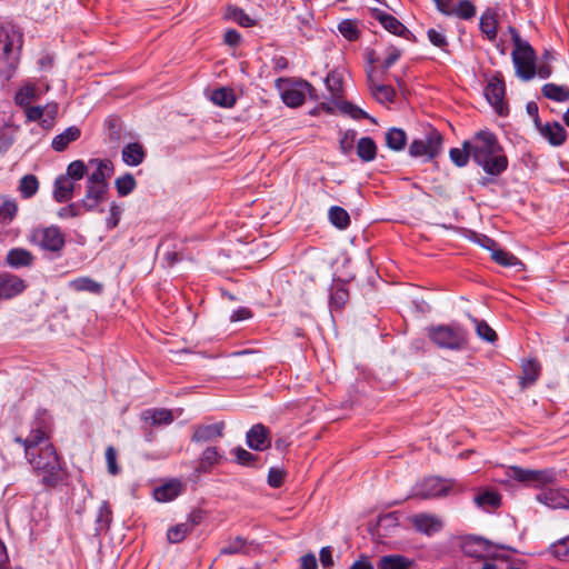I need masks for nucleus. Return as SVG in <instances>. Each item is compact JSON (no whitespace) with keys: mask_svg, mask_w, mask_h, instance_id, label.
Wrapping results in <instances>:
<instances>
[{"mask_svg":"<svg viewBox=\"0 0 569 569\" xmlns=\"http://www.w3.org/2000/svg\"><path fill=\"white\" fill-rule=\"evenodd\" d=\"M14 440L23 446L26 460L46 489H56L66 482L68 472L51 442L50 428L43 420L36 419L29 433Z\"/></svg>","mask_w":569,"mask_h":569,"instance_id":"obj_1","label":"nucleus"},{"mask_svg":"<svg viewBox=\"0 0 569 569\" xmlns=\"http://www.w3.org/2000/svg\"><path fill=\"white\" fill-rule=\"evenodd\" d=\"M463 147L469 148L473 161L488 174L498 176L508 167V159L502 153L496 136L490 131L477 132L471 140L463 142Z\"/></svg>","mask_w":569,"mask_h":569,"instance_id":"obj_2","label":"nucleus"},{"mask_svg":"<svg viewBox=\"0 0 569 569\" xmlns=\"http://www.w3.org/2000/svg\"><path fill=\"white\" fill-rule=\"evenodd\" d=\"M22 34L13 26L0 24V76L10 79L19 63Z\"/></svg>","mask_w":569,"mask_h":569,"instance_id":"obj_3","label":"nucleus"},{"mask_svg":"<svg viewBox=\"0 0 569 569\" xmlns=\"http://www.w3.org/2000/svg\"><path fill=\"white\" fill-rule=\"evenodd\" d=\"M30 244L43 251L60 252L66 244V237L57 226H38L28 234Z\"/></svg>","mask_w":569,"mask_h":569,"instance_id":"obj_4","label":"nucleus"},{"mask_svg":"<svg viewBox=\"0 0 569 569\" xmlns=\"http://www.w3.org/2000/svg\"><path fill=\"white\" fill-rule=\"evenodd\" d=\"M515 50L512 51V61L517 76L522 80H530L536 76L535 51L528 42L522 41L515 29H511Z\"/></svg>","mask_w":569,"mask_h":569,"instance_id":"obj_5","label":"nucleus"},{"mask_svg":"<svg viewBox=\"0 0 569 569\" xmlns=\"http://www.w3.org/2000/svg\"><path fill=\"white\" fill-rule=\"evenodd\" d=\"M429 338L439 348L458 350L466 346L465 331L458 326H437L429 329Z\"/></svg>","mask_w":569,"mask_h":569,"instance_id":"obj_6","label":"nucleus"},{"mask_svg":"<svg viewBox=\"0 0 569 569\" xmlns=\"http://www.w3.org/2000/svg\"><path fill=\"white\" fill-rule=\"evenodd\" d=\"M442 136L441 133L430 128L423 138L416 139L409 146V153L412 157H425L427 160H431L440 154L442 150Z\"/></svg>","mask_w":569,"mask_h":569,"instance_id":"obj_7","label":"nucleus"},{"mask_svg":"<svg viewBox=\"0 0 569 569\" xmlns=\"http://www.w3.org/2000/svg\"><path fill=\"white\" fill-rule=\"evenodd\" d=\"M507 475L511 479L535 487L549 483L553 480V473L550 471L523 469L517 466L509 467Z\"/></svg>","mask_w":569,"mask_h":569,"instance_id":"obj_8","label":"nucleus"},{"mask_svg":"<svg viewBox=\"0 0 569 569\" xmlns=\"http://www.w3.org/2000/svg\"><path fill=\"white\" fill-rule=\"evenodd\" d=\"M307 97H310L313 100L318 99L315 88L305 80L293 82L281 93L282 101L288 107L292 108L301 106Z\"/></svg>","mask_w":569,"mask_h":569,"instance_id":"obj_9","label":"nucleus"},{"mask_svg":"<svg viewBox=\"0 0 569 569\" xmlns=\"http://www.w3.org/2000/svg\"><path fill=\"white\" fill-rule=\"evenodd\" d=\"M455 482L451 480H442L437 477L425 479L413 493L415 497L420 499H431L446 496L452 488Z\"/></svg>","mask_w":569,"mask_h":569,"instance_id":"obj_10","label":"nucleus"},{"mask_svg":"<svg viewBox=\"0 0 569 569\" xmlns=\"http://www.w3.org/2000/svg\"><path fill=\"white\" fill-rule=\"evenodd\" d=\"M437 9L445 16H456L459 19H472L476 13V7L470 0H461L456 6L453 0H433Z\"/></svg>","mask_w":569,"mask_h":569,"instance_id":"obj_11","label":"nucleus"},{"mask_svg":"<svg viewBox=\"0 0 569 569\" xmlns=\"http://www.w3.org/2000/svg\"><path fill=\"white\" fill-rule=\"evenodd\" d=\"M88 169L92 171L88 176L87 182L97 184H108V179L113 173V163L109 159L92 158L88 161Z\"/></svg>","mask_w":569,"mask_h":569,"instance_id":"obj_12","label":"nucleus"},{"mask_svg":"<svg viewBox=\"0 0 569 569\" xmlns=\"http://www.w3.org/2000/svg\"><path fill=\"white\" fill-rule=\"evenodd\" d=\"M367 82L371 94L380 103L391 102L395 98V89L390 86H386L376 79V69L370 66L366 69Z\"/></svg>","mask_w":569,"mask_h":569,"instance_id":"obj_13","label":"nucleus"},{"mask_svg":"<svg viewBox=\"0 0 569 569\" xmlns=\"http://www.w3.org/2000/svg\"><path fill=\"white\" fill-rule=\"evenodd\" d=\"M108 192V184H97L87 182L86 194L80 204L84 211H94L99 208L100 203L104 201Z\"/></svg>","mask_w":569,"mask_h":569,"instance_id":"obj_14","label":"nucleus"},{"mask_svg":"<svg viewBox=\"0 0 569 569\" xmlns=\"http://www.w3.org/2000/svg\"><path fill=\"white\" fill-rule=\"evenodd\" d=\"M505 83L501 79L492 77L485 88V94L488 102L495 108L499 114L505 112Z\"/></svg>","mask_w":569,"mask_h":569,"instance_id":"obj_15","label":"nucleus"},{"mask_svg":"<svg viewBox=\"0 0 569 569\" xmlns=\"http://www.w3.org/2000/svg\"><path fill=\"white\" fill-rule=\"evenodd\" d=\"M537 500L552 509H569V492L565 489L549 488L540 492Z\"/></svg>","mask_w":569,"mask_h":569,"instance_id":"obj_16","label":"nucleus"},{"mask_svg":"<svg viewBox=\"0 0 569 569\" xmlns=\"http://www.w3.org/2000/svg\"><path fill=\"white\" fill-rule=\"evenodd\" d=\"M409 520L417 531L427 536L440 531L443 527V522L438 516L429 513L413 515Z\"/></svg>","mask_w":569,"mask_h":569,"instance_id":"obj_17","label":"nucleus"},{"mask_svg":"<svg viewBox=\"0 0 569 569\" xmlns=\"http://www.w3.org/2000/svg\"><path fill=\"white\" fill-rule=\"evenodd\" d=\"M246 438L247 445L253 450L263 451L271 445L270 430L261 423L252 426Z\"/></svg>","mask_w":569,"mask_h":569,"instance_id":"obj_18","label":"nucleus"},{"mask_svg":"<svg viewBox=\"0 0 569 569\" xmlns=\"http://www.w3.org/2000/svg\"><path fill=\"white\" fill-rule=\"evenodd\" d=\"M26 289L23 279L11 273H0V299H10Z\"/></svg>","mask_w":569,"mask_h":569,"instance_id":"obj_19","label":"nucleus"},{"mask_svg":"<svg viewBox=\"0 0 569 569\" xmlns=\"http://www.w3.org/2000/svg\"><path fill=\"white\" fill-rule=\"evenodd\" d=\"M224 423L199 425L193 428V442H209L223 436Z\"/></svg>","mask_w":569,"mask_h":569,"instance_id":"obj_20","label":"nucleus"},{"mask_svg":"<svg viewBox=\"0 0 569 569\" xmlns=\"http://www.w3.org/2000/svg\"><path fill=\"white\" fill-rule=\"evenodd\" d=\"M536 127L540 134L552 146H561L567 139V132L559 122L539 123Z\"/></svg>","mask_w":569,"mask_h":569,"instance_id":"obj_21","label":"nucleus"},{"mask_svg":"<svg viewBox=\"0 0 569 569\" xmlns=\"http://www.w3.org/2000/svg\"><path fill=\"white\" fill-rule=\"evenodd\" d=\"M141 417L151 426H168L174 419L173 412L166 408L148 409L142 412Z\"/></svg>","mask_w":569,"mask_h":569,"instance_id":"obj_22","label":"nucleus"},{"mask_svg":"<svg viewBox=\"0 0 569 569\" xmlns=\"http://www.w3.org/2000/svg\"><path fill=\"white\" fill-rule=\"evenodd\" d=\"M76 183L69 177L59 176L54 181L53 198L57 202H67L72 198Z\"/></svg>","mask_w":569,"mask_h":569,"instance_id":"obj_23","label":"nucleus"},{"mask_svg":"<svg viewBox=\"0 0 569 569\" xmlns=\"http://www.w3.org/2000/svg\"><path fill=\"white\" fill-rule=\"evenodd\" d=\"M522 375L520 376V386L521 388H527L528 386L533 385L541 371V366L536 359H527L521 363Z\"/></svg>","mask_w":569,"mask_h":569,"instance_id":"obj_24","label":"nucleus"},{"mask_svg":"<svg viewBox=\"0 0 569 569\" xmlns=\"http://www.w3.org/2000/svg\"><path fill=\"white\" fill-rule=\"evenodd\" d=\"M80 136L81 130L76 126H71L52 139L51 147L58 152L64 151L69 144L77 141Z\"/></svg>","mask_w":569,"mask_h":569,"instance_id":"obj_25","label":"nucleus"},{"mask_svg":"<svg viewBox=\"0 0 569 569\" xmlns=\"http://www.w3.org/2000/svg\"><path fill=\"white\" fill-rule=\"evenodd\" d=\"M182 491V483L179 480H171L153 491V497L159 502H168L177 498Z\"/></svg>","mask_w":569,"mask_h":569,"instance_id":"obj_26","label":"nucleus"},{"mask_svg":"<svg viewBox=\"0 0 569 569\" xmlns=\"http://www.w3.org/2000/svg\"><path fill=\"white\" fill-rule=\"evenodd\" d=\"M122 161L131 167L139 166L144 157L146 151L143 147L138 142L128 143L123 147L121 152Z\"/></svg>","mask_w":569,"mask_h":569,"instance_id":"obj_27","label":"nucleus"},{"mask_svg":"<svg viewBox=\"0 0 569 569\" xmlns=\"http://www.w3.org/2000/svg\"><path fill=\"white\" fill-rule=\"evenodd\" d=\"M33 259L32 253L27 249L14 248L7 253L6 261L10 267L21 268L32 264Z\"/></svg>","mask_w":569,"mask_h":569,"instance_id":"obj_28","label":"nucleus"},{"mask_svg":"<svg viewBox=\"0 0 569 569\" xmlns=\"http://www.w3.org/2000/svg\"><path fill=\"white\" fill-rule=\"evenodd\" d=\"M18 212V203L14 199L0 197V224L7 226L13 221Z\"/></svg>","mask_w":569,"mask_h":569,"instance_id":"obj_29","label":"nucleus"},{"mask_svg":"<svg viewBox=\"0 0 569 569\" xmlns=\"http://www.w3.org/2000/svg\"><path fill=\"white\" fill-rule=\"evenodd\" d=\"M412 561L401 555H388L380 558L378 569H409Z\"/></svg>","mask_w":569,"mask_h":569,"instance_id":"obj_30","label":"nucleus"},{"mask_svg":"<svg viewBox=\"0 0 569 569\" xmlns=\"http://www.w3.org/2000/svg\"><path fill=\"white\" fill-rule=\"evenodd\" d=\"M328 91L333 102H338L342 97V77L337 71H331L325 79Z\"/></svg>","mask_w":569,"mask_h":569,"instance_id":"obj_31","label":"nucleus"},{"mask_svg":"<svg viewBox=\"0 0 569 569\" xmlns=\"http://www.w3.org/2000/svg\"><path fill=\"white\" fill-rule=\"evenodd\" d=\"M357 154L366 162L372 161L377 154V146L369 137H363L357 142Z\"/></svg>","mask_w":569,"mask_h":569,"instance_id":"obj_32","label":"nucleus"},{"mask_svg":"<svg viewBox=\"0 0 569 569\" xmlns=\"http://www.w3.org/2000/svg\"><path fill=\"white\" fill-rule=\"evenodd\" d=\"M475 503L482 509H496L500 506V496L493 490H485L473 498Z\"/></svg>","mask_w":569,"mask_h":569,"instance_id":"obj_33","label":"nucleus"},{"mask_svg":"<svg viewBox=\"0 0 569 569\" xmlns=\"http://www.w3.org/2000/svg\"><path fill=\"white\" fill-rule=\"evenodd\" d=\"M222 459V453L218 450L217 447H208L203 450L200 462L199 470L209 471L214 465L219 463Z\"/></svg>","mask_w":569,"mask_h":569,"instance_id":"obj_34","label":"nucleus"},{"mask_svg":"<svg viewBox=\"0 0 569 569\" xmlns=\"http://www.w3.org/2000/svg\"><path fill=\"white\" fill-rule=\"evenodd\" d=\"M497 14L492 10H487L480 18V29L489 40L497 36Z\"/></svg>","mask_w":569,"mask_h":569,"instance_id":"obj_35","label":"nucleus"},{"mask_svg":"<svg viewBox=\"0 0 569 569\" xmlns=\"http://www.w3.org/2000/svg\"><path fill=\"white\" fill-rule=\"evenodd\" d=\"M211 101L223 108H230L236 103V96L230 88H219L212 91Z\"/></svg>","mask_w":569,"mask_h":569,"instance_id":"obj_36","label":"nucleus"},{"mask_svg":"<svg viewBox=\"0 0 569 569\" xmlns=\"http://www.w3.org/2000/svg\"><path fill=\"white\" fill-rule=\"evenodd\" d=\"M542 93L546 98L558 102H563L569 99V89L566 86L546 83L542 87Z\"/></svg>","mask_w":569,"mask_h":569,"instance_id":"obj_37","label":"nucleus"},{"mask_svg":"<svg viewBox=\"0 0 569 569\" xmlns=\"http://www.w3.org/2000/svg\"><path fill=\"white\" fill-rule=\"evenodd\" d=\"M328 217L330 222L338 229H346L350 224L349 213L341 207H331L329 209Z\"/></svg>","mask_w":569,"mask_h":569,"instance_id":"obj_38","label":"nucleus"},{"mask_svg":"<svg viewBox=\"0 0 569 569\" xmlns=\"http://www.w3.org/2000/svg\"><path fill=\"white\" fill-rule=\"evenodd\" d=\"M70 287L76 291H89L91 293H100L102 291L101 283L89 277H80L72 280Z\"/></svg>","mask_w":569,"mask_h":569,"instance_id":"obj_39","label":"nucleus"},{"mask_svg":"<svg viewBox=\"0 0 569 569\" xmlns=\"http://www.w3.org/2000/svg\"><path fill=\"white\" fill-rule=\"evenodd\" d=\"M387 146L396 151H400L405 148L407 142L406 132L401 129L392 128L386 134Z\"/></svg>","mask_w":569,"mask_h":569,"instance_id":"obj_40","label":"nucleus"},{"mask_svg":"<svg viewBox=\"0 0 569 569\" xmlns=\"http://www.w3.org/2000/svg\"><path fill=\"white\" fill-rule=\"evenodd\" d=\"M376 18L386 30L393 34H400L405 29L403 24L391 14L379 11L376 13Z\"/></svg>","mask_w":569,"mask_h":569,"instance_id":"obj_41","label":"nucleus"},{"mask_svg":"<svg viewBox=\"0 0 569 569\" xmlns=\"http://www.w3.org/2000/svg\"><path fill=\"white\" fill-rule=\"evenodd\" d=\"M38 97V89L34 84H27L19 89L14 96V102L21 107H28Z\"/></svg>","mask_w":569,"mask_h":569,"instance_id":"obj_42","label":"nucleus"},{"mask_svg":"<svg viewBox=\"0 0 569 569\" xmlns=\"http://www.w3.org/2000/svg\"><path fill=\"white\" fill-rule=\"evenodd\" d=\"M39 189V181L36 176H23L19 183V190L23 198L29 199L33 197Z\"/></svg>","mask_w":569,"mask_h":569,"instance_id":"obj_43","label":"nucleus"},{"mask_svg":"<svg viewBox=\"0 0 569 569\" xmlns=\"http://www.w3.org/2000/svg\"><path fill=\"white\" fill-rule=\"evenodd\" d=\"M191 531L192 525H189V522L178 523L168 530L167 538L169 542L178 543L181 542Z\"/></svg>","mask_w":569,"mask_h":569,"instance_id":"obj_44","label":"nucleus"},{"mask_svg":"<svg viewBox=\"0 0 569 569\" xmlns=\"http://www.w3.org/2000/svg\"><path fill=\"white\" fill-rule=\"evenodd\" d=\"M114 186L118 194L126 197L134 190L137 182L131 173H126L124 176L116 179Z\"/></svg>","mask_w":569,"mask_h":569,"instance_id":"obj_45","label":"nucleus"},{"mask_svg":"<svg viewBox=\"0 0 569 569\" xmlns=\"http://www.w3.org/2000/svg\"><path fill=\"white\" fill-rule=\"evenodd\" d=\"M491 258L495 262L503 267H515L520 264V261L516 256L501 249H492Z\"/></svg>","mask_w":569,"mask_h":569,"instance_id":"obj_46","label":"nucleus"},{"mask_svg":"<svg viewBox=\"0 0 569 569\" xmlns=\"http://www.w3.org/2000/svg\"><path fill=\"white\" fill-rule=\"evenodd\" d=\"M88 168V163H84L82 160H74L68 166L67 173L63 176L69 177L72 181H77L84 177Z\"/></svg>","mask_w":569,"mask_h":569,"instance_id":"obj_47","label":"nucleus"},{"mask_svg":"<svg viewBox=\"0 0 569 569\" xmlns=\"http://www.w3.org/2000/svg\"><path fill=\"white\" fill-rule=\"evenodd\" d=\"M472 321L476 325L477 335L481 339L488 342H495L497 340L496 331L486 321L477 320L476 318H472Z\"/></svg>","mask_w":569,"mask_h":569,"instance_id":"obj_48","label":"nucleus"},{"mask_svg":"<svg viewBox=\"0 0 569 569\" xmlns=\"http://www.w3.org/2000/svg\"><path fill=\"white\" fill-rule=\"evenodd\" d=\"M338 30L349 41L357 40L360 33L357 22L353 20L341 21L338 24Z\"/></svg>","mask_w":569,"mask_h":569,"instance_id":"obj_49","label":"nucleus"},{"mask_svg":"<svg viewBox=\"0 0 569 569\" xmlns=\"http://www.w3.org/2000/svg\"><path fill=\"white\" fill-rule=\"evenodd\" d=\"M58 103L52 102L42 107L43 119L41 120V127L44 129H51L54 124L58 114Z\"/></svg>","mask_w":569,"mask_h":569,"instance_id":"obj_50","label":"nucleus"},{"mask_svg":"<svg viewBox=\"0 0 569 569\" xmlns=\"http://www.w3.org/2000/svg\"><path fill=\"white\" fill-rule=\"evenodd\" d=\"M227 16L242 27H251L254 24L253 19H251L242 9L236 7H229Z\"/></svg>","mask_w":569,"mask_h":569,"instance_id":"obj_51","label":"nucleus"},{"mask_svg":"<svg viewBox=\"0 0 569 569\" xmlns=\"http://www.w3.org/2000/svg\"><path fill=\"white\" fill-rule=\"evenodd\" d=\"M551 552L559 560L569 562V536L553 543Z\"/></svg>","mask_w":569,"mask_h":569,"instance_id":"obj_52","label":"nucleus"},{"mask_svg":"<svg viewBox=\"0 0 569 569\" xmlns=\"http://www.w3.org/2000/svg\"><path fill=\"white\" fill-rule=\"evenodd\" d=\"M123 212V207L117 202H112L109 209V216L106 219V227L107 229L111 230L114 229L121 219Z\"/></svg>","mask_w":569,"mask_h":569,"instance_id":"obj_53","label":"nucleus"},{"mask_svg":"<svg viewBox=\"0 0 569 569\" xmlns=\"http://www.w3.org/2000/svg\"><path fill=\"white\" fill-rule=\"evenodd\" d=\"M449 156H450L451 161L457 167H465L468 163L469 157H471V152L469 151V148H465L462 146L461 149L452 148L449 151Z\"/></svg>","mask_w":569,"mask_h":569,"instance_id":"obj_54","label":"nucleus"},{"mask_svg":"<svg viewBox=\"0 0 569 569\" xmlns=\"http://www.w3.org/2000/svg\"><path fill=\"white\" fill-rule=\"evenodd\" d=\"M356 137L357 132L355 130H348L341 136L339 144L343 154H349L353 150Z\"/></svg>","mask_w":569,"mask_h":569,"instance_id":"obj_55","label":"nucleus"},{"mask_svg":"<svg viewBox=\"0 0 569 569\" xmlns=\"http://www.w3.org/2000/svg\"><path fill=\"white\" fill-rule=\"evenodd\" d=\"M339 108L342 112L349 114L351 118L360 120V119H368L369 116L366 111H363L361 108L355 106L351 102H341L339 104Z\"/></svg>","mask_w":569,"mask_h":569,"instance_id":"obj_56","label":"nucleus"},{"mask_svg":"<svg viewBox=\"0 0 569 569\" xmlns=\"http://www.w3.org/2000/svg\"><path fill=\"white\" fill-rule=\"evenodd\" d=\"M427 36L429 41L440 49H445L448 46L447 37L441 30L429 29Z\"/></svg>","mask_w":569,"mask_h":569,"instance_id":"obj_57","label":"nucleus"},{"mask_svg":"<svg viewBox=\"0 0 569 569\" xmlns=\"http://www.w3.org/2000/svg\"><path fill=\"white\" fill-rule=\"evenodd\" d=\"M553 59L552 54L549 53V52H546L545 56H543V61L540 62L536 69V73L541 78V79H547L551 76L552 73V68H551V60Z\"/></svg>","mask_w":569,"mask_h":569,"instance_id":"obj_58","label":"nucleus"},{"mask_svg":"<svg viewBox=\"0 0 569 569\" xmlns=\"http://www.w3.org/2000/svg\"><path fill=\"white\" fill-rule=\"evenodd\" d=\"M236 460L241 466H251L257 460V457L243 448H236L233 450Z\"/></svg>","mask_w":569,"mask_h":569,"instance_id":"obj_59","label":"nucleus"},{"mask_svg":"<svg viewBox=\"0 0 569 569\" xmlns=\"http://www.w3.org/2000/svg\"><path fill=\"white\" fill-rule=\"evenodd\" d=\"M244 548V541L242 538L237 537L231 540L228 545L221 548L220 552L222 555H234L241 552Z\"/></svg>","mask_w":569,"mask_h":569,"instance_id":"obj_60","label":"nucleus"},{"mask_svg":"<svg viewBox=\"0 0 569 569\" xmlns=\"http://www.w3.org/2000/svg\"><path fill=\"white\" fill-rule=\"evenodd\" d=\"M106 460H107L109 472L111 475H117L119 472V467L117 465V451L111 446H109L106 449Z\"/></svg>","mask_w":569,"mask_h":569,"instance_id":"obj_61","label":"nucleus"},{"mask_svg":"<svg viewBox=\"0 0 569 569\" xmlns=\"http://www.w3.org/2000/svg\"><path fill=\"white\" fill-rule=\"evenodd\" d=\"M80 208H82L80 203H70L59 209L58 217L61 219L78 217L81 214Z\"/></svg>","mask_w":569,"mask_h":569,"instance_id":"obj_62","label":"nucleus"},{"mask_svg":"<svg viewBox=\"0 0 569 569\" xmlns=\"http://www.w3.org/2000/svg\"><path fill=\"white\" fill-rule=\"evenodd\" d=\"M401 56V51L396 47H388L386 50V58L382 63V68L388 70Z\"/></svg>","mask_w":569,"mask_h":569,"instance_id":"obj_63","label":"nucleus"},{"mask_svg":"<svg viewBox=\"0 0 569 569\" xmlns=\"http://www.w3.org/2000/svg\"><path fill=\"white\" fill-rule=\"evenodd\" d=\"M284 472L281 469L271 468L268 473V483L272 488H279L283 482Z\"/></svg>","mask_w":569,"mask_h":569,"instance_id":"obj_64","label":"nucleus"}]
</instances>
